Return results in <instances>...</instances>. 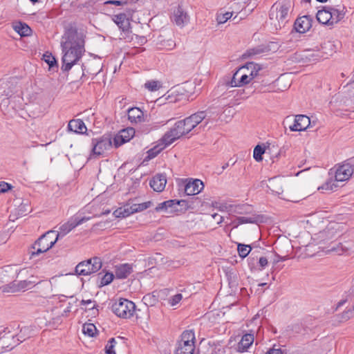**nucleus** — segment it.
<instances>
[{
	"label": "nucleus",
	"instance_id": "obj_18",
	"mask_svg": "<svg viewBox=\"0 0 354 354\" xmlns=\"http://www.w3.org/2000/svg\"><path fill=\"white\" fill-rule=\"evenodd\" d=\"M329 12L331 16V21L333 26L337 24L344 18L346 14V8L343 5H337L336 6H328Z\"/></svg>",
	"mask_w": 354,
	"mask_h": 354
},
{
	"label": "nucleus",
	"instance_id": "obj_51",
	"mask_svg": "<svg viewBox=\"0 0 354 354\" xmlns=\"http://www.w3.org/2000/svg\"><path fill=\"white\" fill-rule=\"evenodd\" d=\"M34 281H28V280H24L20 281L18 283H16L17 288H19V291L24 289H28L30 286L34 283Z\"/></svg>",
	"mask_w": 354,
	"mask_h": 354
},
{
	"label": "nucleus",
	"instance_id": "obj_54",
	"mask_svg": "<svg viewBox=\"0 0 354 354\" xmlns=\"http://www.w3.org/2000/svg\"><path fill=\"white\" fill-rule=\"evenodd\" d=\"M12 189V185L4 181L0 182V193H5Z\"/></svg>",
	"mask_w": 354,
	"mask_h": 354
},
{
	"label": "nucleus",
	"instance_id": "obj_4",
	"mask_svg": "<svg viewBox=\"0 0 354 354\" xmlns=\"http://www.w3.org/2000/svg\"><path fill=\"white\" fill-rule=\"evenodd\" d=\"M55 234V232L53 230L48 231L42 234L32 245V249L33 250L29 252L30 258L50 250L60 238V234H57L55 239H53Z\"/></svg>",
	"mask_w": 354,
	"mask_h": 354
},
{
	"label": "nucleus",
	"instance_id": "obj_19",
	"mask_svg": "<svg viewBox=\"0 0 354 354\" xmlns=\"http://www.w3.org/2000/svg\"><path fill=\"white\" fill-rule=\"evenodd\" d=\"M167 183L165 174H158L153 177L149 182L150 187L156 192H160L164 190Z\"/></svg>",
	"mask_w": 354,
	"mask_h": 354
},
{
	"label": "nucleus",
	"instance_id": "obj_34",
	"mask_svg": "<svg viewBox=\"0 0 354 354\" xmlns=\"http://www.w3.org/2000/svg\"><path fill=\"white\" fill-rule=\"evenodd\" d=\"M195 349V345H188L184 346V345L178 344L174 354H194Z\"/></svg>",
	"mask_w": 354,
	"mask_h": 354
},
{
	"label": "nucleus",
	"instance_id": "obj_42",
	"mask_svg": "<svg viewBox=\"0 0 354 354\" xmlns=\"http://www.w3.org/2000/svg\"><path fill=\"white\" fill-rule=\"evenodd\" d=\"M17 291H19V288H17L15 281L0 287V292H16Z\"/></svg>",
	"mask_w": 354,
	"mask_h": 354
},
{
	"label": "nucleus",
	"instance_id": "obj_6",
	"mask_svg": "<svg viewBox=\"0 0 354 354\" xmlns=\"http://www.w3.org/2000/svg\"><path fill=\"white\" fill-rule=\"evenodd\" d=\"M135 309V304L124 298L116 299L111 306L113 313L118 317L124 319L132 317Z\"/></svg>",
	"mask_w": 354,
	"mask_h": 354
},
{
	"label": "nucleus",
	"instance_id": "obj_48",
	"mask_svg": "<svg viewBox=\"0 0 354 354\" xmlns=\"http://www.w3.org/2000/svg\"><path fill=\"white\" fill-rule=\"evenodd\" d=\"M268 265V259L266 257H258L257 271H261Z\"/></svg>",
	"mask_w": 354,
	"mask_h": 354
},
{
	"label": "nucleus",
	"instance_id": "obj_12",
	"mask_svg": "<svg viewBox=\"0 0 354 354\" xmlns=\"http://www.w3.org/2000/svg\"><path fill=\"white\" fill-rule=\"evenodd\" d=\"M90 219L89 217L79 218L77 216L71 218L67 223L62 225L59 227V232L57 234H60V238L64 236L66 234L71 232L76 226L87 221Z\"/></svg>",
	"mask_w": 354,
	"mask_h": 354
},
{
	"label": "nucleus",
	"instance_id": "obj_25",
	"mask_svg": "<svg viewBox=\"0 0 354 354\" xmlns=\"http://www.w3.org/2000/svg\"><path fill=\"white\" fill-rule=\"evenodd\" d=\"M316 17L319 23L324 25L333 26L331 16L328 6H325L322 10H319Z\"/></svg>",
	"mask_w": 354,
	"mask_h": 354
},
{
	"label": "nucleus",
	"instance_id": "obj_55",
	"mask_svg": "<svg viewBox=\"0 0 354 354\" xmlns=\"http://www.w3.org/2000/svg\"><path fill=\"white\" fill-rule=\"evenodd\" d=\"M182 298L183 296L181 294H176L169 299V304L171 306H175L180 301Z\"/></svg>",
	"mask_w": 354,
	"mask_h": 354
},
{
	"label": "nucleus",
	"instance_id": "obj_3",
	"mask_svg": "<svg viewBox=\"0 0 354 354\" xmlns=\"http://www.w3.org/2000/svg\"><path fill=\"white\" fill-rule=\"evenodd\" d=\"M268 189L272 194L277 195L280 198L295 202V197L291 194V189L287 180L283 178L274 177L268 180Z\"/></svg>",
	"mask_w": 354,
	"mask_h": 354
},
{
	"label": "nucleus",
	"instance_id": "obj_39",
	"mask_svg": "<svg viewBox=\"0 0 354 354\" xmlns=\"http://www.w3.org/2000/svg\"><path fill=\"white\" fill-rule=\"evenodd\" d=\"M248 263L251 272H254L257 271L258 257L254 255V252H252L248 258Z\"/></svg>",
	"mask_w": 354,
	"mask_h": 354
},
{
	"label": "nucleus",
	"instance_id": "obj_40",
	"mask_svg": "<svg viewBox=\"0 0 354 354\" xmlns=\"http://www.w3.org/2000/svg\"><path fill=\"white\" fill-rule=\"evenodd\" d=\"M153 205L151 201H147L140 204H133V212L134 213L140 212L147 209Z\"/></svg>",
	"mask_w": 354,
	"mask_h": 354
},
{
	"label": "nucleus",
	"instance_id": "obj_7",
	"mask_svg": "<svg viewBox=\"0 0 354 354\" xmlns=\"http://www.w3.org/2000/svg\"><path fill=\"white\" fill-rule=\"evenodd\" d=\"M101 259L97 257L80 262L75 267V272L77 275L87 276L97 272L102 268Z\"/></svg>",
	"mask_w": 354,
	"mask_h": 354
},
{
	"label": "nucleus",
	"instance_id": "obj_44",
	"mask_svg": "<svg viewBox=\"0 0 354 354\" xmlns=\"http://www.w3.org/2000/svg\"><path fill=\"white\" fill-rule=\"evenodd\" d=\"M114 278L113 273L106 272L104 275L100 277V287L107 286L111 283Z\"/></svg>",
	"mask_w": 354,
	"mask_h": 354
},
{
	"label": "nucleus",
	"instance_id": "obj_63",
	"mask_svg": "<svg viewBox=\"0 0 354 354\" xmlns=\"http://www.w3.org/2000/svg\"><path fill=\"white\" fill-rule=\"evenodd\" d=\"M91 303H93V301L91 299H88V300L82 299L80 301V305L81 306H86V305L91 304Z\"/></svg>",
	"mask_w": 354,
	"mask_h": 354
},
{
	"label": "nucleus",
	"instance_id": "obj_58",
	"mask_svg": "<svg viewBox=\"0 0 354 354\" xmlns=\"http://www.w3.org/2000/svg\"><path fill=\"white\" fill-rule=\"evenodd\" d=\"M270 154L271 155V158L272 159V161L274 162V158H278V157L281 154V152H280V150H278V148L274 146V148L273 151Z\"/></svg>",
	"mask_w": 354,
	"mask_h": 354
},
{
	"label": "nucleus",
	"instance_id": "obj_15",
	"mask_svg": "<svg viewBox=\"0 0 354 354\" xmlns=\"http://www.w3.org/2000/svg\"><path fill=\"white\" fill-rule=\"evenodd\" d=\"M353 174V169L345 162L339 166L335 174V178L337 182H344L348 180Z\"/></svg>",
	"mask_w": 354,
	"mask_h": 354
},
{
	"label": "nucleus",
	"instance_id": "obj_24",
	"mask_svg": "<svg viewBox=\"0 0 354 354\" xmlns=\"http://www.w3.org/2000/svg\"><path fill=\"white\" fill-rule=\"evenodd\" d=\"M254 342V335L252 334L244 335L241 341L238 343L236 350L240 353L248 351V348Z\"/></svg>",
	"mask_w": 354,
	"mask_h": 354
},
{
	"label": "nucleus",
	"instance_id": "obj_27",
	"mask_svg": "<svg viewBox=\"0 0 354 354\" xmlns=\"http://www.w3.org/2000/svg\"><path fill=\"white\" fill-rule=\"evenodd\" d=\"M143 112L137 107L130 108L128 110V118L132 123H138L143 120Z\"/></svg>",
	"mask_w": 354,
	"mask_h": 354
},
{
	"label": "nucleus",
	"instance_id": "obj_38",
	"mask_svg": "<svg viewBox=\"0 0 354 354\" xmlns=\"http://www.w3.org/2000/svg\"><path fill=\"white\" fill-rule=\"evenodd\" d=\"M237 250L239 255L241 258H245L250 254L252 250V247L250 245L239 243L237 245Z\"/></svg>",
	"mask_w": 354,
	"mask_h": 354
},
{
	"label": "nucleus",
	"instance_id": "obj_59",
	"mask_svg": "<svg viewBox=\"0 0 354 354\" xmlns=\"http://www.w3.org/2000/svg\"><path fill=\"white\" fill-rule=\"evenodd\" d=\"M287 259H288V256L281 257L279 254H277L276 258L272 261V263H273V265H275L277 263H279L280 261H284Z\"/></svg>",
	"mask_w": 354,
	"mask_h": 354
},
{
	"label": "nucleus",
	"instance_id": "obj_29",
	"mask_svg": "<svg viewBox=\"0 0 354 354\" xmlns=\"http://www.w3.org/2000/svg\"><path fill=\"white\" fill-rule=\"evenodd\" d=\"M195 335L192 330H185L181 335V340L178 344L185 346L194 345Z\"/></svg>",
	"mask_w": 354,
	"mask_h": 354
},
{
	"label": "nucleus",
	"instance_id": "obj_10",
	"mask_svg": "<svg viewBox=\"0 0 354 354\" xmlns=\"http://www.w3.org/2000/svg\"><path fill=\"white\" fill-rule=\"evenodd\" d=\"M112 20L117 24L122 31L121 39H124L127 41H130L133 39L131 30V23L126 14L120 13L115 15L113 16Z\"/></svg>",
	"mask_w": 354,
	"mask_h": 354
},
{
	"label": "nucleus",
	"instance_id": "obj_30",
	"mask_svg": "<svg viewBox=\"0 0 354 354\" xmlns=\"http://www.w3.org/2000/svg\"><path fill=\"white\" fill-rule=\"evenodd\" d=\"M134 214L133 212L132 205H126L123 207H119L113 212V215L116 218H125L131 214Z\"/></svg>",
	"mask_w": 354,
	"mask_h": 354
},
{
	"label": "nucleus",
	"instance_id": "obj_53",
	"mask_svg": "<svg viewBox=\"0 0 354 354\" xmlns=\"http://www.w3.org/2000/svg\"><path fill=\"white\" fill-rule=\"evenodd\" d=\"M145 87L147 89L159 88L160 87H161V84L160 82L156 80H150L145 84Z\"/></svg>",
	"mask_w": 354,
	"mask_h": 354
},
{
	"label": "nucleus",
	"instance_id": "obj_60",
	"mask_svg": "<svg viewBox=\"0 0 354 354\" xmlns=\"http://www.w3.org/2000/svg\"><path fill=\"white\" fill-rule=\"evenodd\" d=\"M212 216L214 219H215L217 223L219 224L223 222V216H220L219 214L215 213V214H213L212 215Z\"/></svg>",
	"mask_w": 354,
	"mask_h": 354
},
{
	"label": "nucleus",
	"instance_id": "obj_32",
	"mask_svg": "<svg viewBox=\"0 0 354 354\" xmlns=\"http://www.w3.org/2000/svg\"><path fill=\"white\" fill-rule=\"evenodd\" d=\"M174 90H168L162 97L158 98L156 102H158L160 104L164 103V100L167 101L169 103L176 102L178 99L177 95H174Z\"/></svg>",
	"mask_w": 354,
	"mask_h": 354
},
{
	"label": "nucleus",
	"instance_id": "obj_43",
	"mask_svg": "<svg viewBox=\"0 0 354 354\" xmlns=\"http://www.w3.org/2000/svg\"><path fill=\"white\" fill-rule=\"evenodd\" d=\"M43 60L48 65L49 68H53L57 65V61L51 53L46 52L43 55Z\"/></svg>",
	"mask_w": 354,
	"mask_h": 354
},
{
	"label": "nucleus",
	"instance_id": "obj_20",
	"mask_svg": "<svg viewBox=\"0 0 354 354\" xmlns=\"http://www.w3.org/2000/svg\"><path fill=\"white\" fill-rule=\"evenodd\" d=\"M133 272V266L129 263H122L115 267V274L120 279H126Z\"/></svg>",
	"mask_w": 354,
	"mask_h": 354
},
{
	"label": "nucleus",
	"instance_id": "obj_11",
	"mask_svg": "<svg viewBox=\"0 0 354 354\" xmlns=\"http://www.w3.org/2000/svg\"><path fill=\"white\" fill-rule=\"evenodd\" d=\"M324 53L318 46L312 48L304 50L301 55V59L304 63H315L324 58Z\"/></svg>",
	"mask_w": 354,
	"mask_h": 354
},
{
	"label": "nucleus",
	"instance_id": "obj_41",
	"mask_svg": "<svg viewBox=\"0 0 354 354\" xmlns=\"http://www.w3.org/2000/svg\"><path fill=\"white\" fill-rule=\"evenodd\" d=\"M96 330V327L93 324H84L82 326L83 333L89 337H94Z\"/></svg>",
	"mask_w": 354,
	"mask_h": 354
},
{
	"label": "nucleus",
	"instance_id": "obj_56",
	"mask_svg": "<svg viewBox=\"0 0 354 354\" xmlns=\"http://www.w3.org/2000/svg\"><path fill=\"white\" fill-rule=\"evenodd\" d=\"M143 300L146 304L149 303L151 306L154 305V303L156 301V299L153 296H151L149 295H145L143 297Z\"/></svg>",
	"mask_w": 354,
	"mask_h": 354
},
{
	"label": "nucleus",
	"instance_id": "obj_21",
	"mask_svg": "<svg viewBox=\"0 0 354 354\" xmlns=\"http://www.w3.org/2000/svg\"><path fill=\"white\" fill-rule=\"evenodd\" d=\"M189 16L180 7L174 11L173 21L177 26H183L189 22Z\"/></svg>",
	"mask_w": 354,
	"mask_h": 354
},
{
	"label": "nucleus",
	"instance_id": "obj_37",
	"mask_svg": "<svg viewBox=\"0 0 354 354\" xmlns=\"http://www.w3.org/2000/svg\"><path fill=\"white\" fill-rule=\"evenodd\" d=\"M163 143L164 146L156 145L154 147L150 149L147 151V156L146 158L150 160L157 156L160 153V151H162L167 146L165 145V142Z\"/></svg>",
	"mask_w": 354,
	"mask_h": 354
},
{
	"label": "nucleus",
	"instance_id": "obj_35",
	"mask_svg": "<svg viewBox=\"0 0 354 354\" xmlns=\"http://www.w3.org/2000/svg\"><path fill=\"white\" fill-rule=\"evenodd\" d=\"M338 182L335 179L330 178L328 179L324 184L318 187L319 190H326V191H333L337 187H339L337 184Z\"/></svg>",
	"mask_w": 354,
	"mask_h": 354
},
{
	"label": "nucleus",
	"instance_id": "obj_1",
	"mask_svg": "<svg viewBox=\"0 0 354 354\" xmlns=\"http://www.w3.org/2000/svg\"><path fill=\"white\" fill-rule=\"evenodd\" d=\"M61 46L64 53L62 69L68 71L82 57L84 41L77 31L69 30L62 37Z\"/></svg>",
	"mask_w": 354,
	"mask_h": 354
},
{
	"label": "nucleus",
	"instance_id": "obj_46",
	"mask_svg": "<svg viewBox=\"0 0 354 354\" xmlns=\"http://www.w3.org/2000/svg\"><path fill=\"white\" fill-rule=\"evenodd\" d=\"M233 15L232 12H226L225 13H219L217 15L216 21L218 24H224L230 19Z\"/></svg>",
	"mask_w": 354,
	"mask_h": 354
},
{
	"label": "nucleus",
	"instance_id": "obj_49",
	"mask_svg": "<svg viewBox=\"0 0 354 354\" xmlns=\"http://www.w3.org/2000/svg\"><path fill=\"white\" fill-rule=\"evenodd\" d=\"M354 316V306L340 315V319L342 321H347Z\"/></svg>",
	"mask_w": 354,
	"mask_h": 354
},
{
	"label": "nucleus",
	"instance_id": "obj_8",
	"mask_svg": "<svg viewBox=\"0 0 354 354\" xmlns=\"http://www.w3.org/2000/svg\"><path fill=\"white\" fill-rule=\"evenodd\" d=\"M91 154L95 156H102L106 151L111 149L113 143L110 134H104L102 136L92 137L91 138Z\"/></svg>",
	"mask_w": 354,
	"mask_h": 354
},
{
	"label": "nucleus",
	"instance_id": "obj_23",
	"mask_svg": "<svg viewBox=\"0 0 354 354\" xmlns=\"http://www.w3.org/2000/svg\"><path fill=\"white\" fill-rule=\"evenodd\" d=\"M245 90H230L225 93L226 97H230L231 100L229 102H227L225 105L234 106L236 104H239L238 101L239 99H243L247 97L245 96Z\"/></svg>",
	"mask_w": 354,
	"mask_h": 354
},
{
	"label": "nucleus",
	"instance_id": "obj_28",
	"mask_svg": "<svg viewBox=\"0 0 354 354\" xmlns=\"http://www.w3.org/2000/svg\"><path fill=\"white\" fill-rule=\"evenodd\" d=\"M12 28L22 37L29 36L32 32L30 28L26 24L21 21L13 23Z\"/></svg>",
	"mask_w": 354,
	"mask_h": 354
},
{
	"label": "nucleus",
	"instance_id": "obj_50",
	"mask_svg": "<svg viewBox=\"0 0 354 354\" xmlns=\"http://www.w3.org/2000/svg\"><path fill=\"white\" fill-rule=\"evenodd\" d=\"M116 343L115 338L112 337L109 340L108 345L106 346V354H115L114 351V346Z\"/></svg>",
	"mask_w": 354,
	"mask_h": 354
},
{
	"label": "nucleus",
	"instance_id": "obj_26",
	"mask_svg": "<svg viewBox=\"0 0 354 354\" xmlns=\"http://www.w3.org/2000/svg\"><path fill=\"white\" fill-rule=\"evenodd\" d=\"M262 217L260 215H253L252 216H239L234 221V227H237L239 225L245 223H257L261 222Z\"/></svg>",
	"mask_w": 354,
	"mask_h": 354
},
{
	"label": "nucleus",
	"instance_id": "obj_36",
	"mask_svg": "<svg viewBox=\"0 0 354 354\" xmlns=\"http://www.w3.org/2000/svg\"><path fill=\"white\" fill-rule=\"evenodd\" d=\"M175 204L176 205V209H174L175 213H183L189 208L188 202L185 200H177L175 199Z\"/></svg>",
	"mask_w": 354,
	"mask_h": 354
},
{
	"label": "nucleus",
	"instance_id": "obj_47",
	"mask_svg": "<svg viewBox=\"0 0 354 354\" xmlns=\"http://www.w3.org/2000/svg\"><path fill=\"white\" fill-rule=\"evenodd\" d=\"M127 142L125 140V138L121 135V133L119 132L118 134L115 136L113 138V145L115 148H118L122 145L123 144Z\"/></svg>",
	"mask_w": 354,
	"mask_h": 354
},
{
	"label": "nucleus",
	"instance_id": "obj_52",
	"mask_svg": "<svg viewBox=\"0 0 354 354\" xmlns=\"http://www.w3.org/2000/svg\"><path fill=\"white\" fill-rule=\"evenodd\" d=\"M181 120L183 122V124H185V128L189 133L196 127L195 124H194L192 120H190L189 117H187L184 120Z\"/></svg>",
	"mask_w": 354,
	"mask_h": 354
},
{
	"label": "nucleus",
	"instance_id": "obj_62",
	"mask_svg": "<svg viewBox=\"0 0 354 354\" xmlns=\"http://www.w3.org/2000/svg\"><path fill=\"white\" fill-rule=\"evenodd\" d=\"M345 162L348 164V166H351V169H353V171H354V157L346 160Z\"/></svg>",
	"mask_w": 354,
	"mask_h": 354
},
{
	"label": "nucleus",
	"instance_id": "obj_33",
	"mask_svg": "<svg viewBox=\"0 0 354 354\" xmlns=\"http://www.w3.org/2000/svg\"><path fill=\"white\" fill-rule=\"evenodd\" d=\"M207 116V111H198L190 116V120H192L195 126L196 127L198 124H200L203 120H205Z\"/></svg>",
	"mask_w": 354,
	"mask_h": 354
},
{
	"label": "nucleus",
	"instance_id": "obj_45",
	"mask_svg": "<svg viewBox=\"0 0 354 354\" xmlns=\"http://www.w3.org/2000/svg\"><path fill=\"white\" fill-rule=\"evenodd\" d=\"M121 135L125 138L127 142H129L135 135V130L132 127L124 129L119 131Z\"/></svg>",
	"mask_w": 354,
	"mask_h": 354
},
{
	"label": "nucleus",
	"instance_id": "obj_13",
	"mask_svg": "<svg viewBox=\"0 0 354 354\" xmlns=\"http://www.w3.org/2000/svg\"><path fill=\"white\" fill-rule=\"evenodd\" d=\"M68 128L70 131L77 133H86L88 136H94L95 135L92 130L87 131L84 122L80 119L71 120L68 122Z\"/></svg>",
	"mask_w": 354,
	"mask_h": 354
},
{
	"label": "nucleus",
	"instance_id": "obj_16",
	"mask_svg": "<svg viewBox=\"0 0 354 354\" xmlns=\"http://www.w3.org/2000/svg\"><path fill=\"white\" fill-rule=\"evenodd\" d=\"M310 124V118L305 115H297L295 119V123L290 126L292 131H301L306 130Z\"/></svg>",
	"mask_w": 354,
	"mask_h": 354
},
{
	"label": "nucleus",
	"instance_id": "obj_14",
	"mask_svg": "<svg viewBox=\"0 0 354 354\" xmlns=\"http://www.w3.org/2000/svg\"><path fill=\"white\" fill-rule=\"evenodd\" d=\"M312 18L310 16L304 15L298 17L294 24V29L299 33H305L312 27Z\"/></svg>",
	"mask_w": 354,
	"mask_h": 354
},
{
	"label": "nucleus",
	"instance_id": "obj_17",
	"mask_svg": "<svg viewBox=\"0 0 354 354\" xmlns=\"http://www.w3.org/2000/svg\"><path fill=\"white\" fill-rule=\"evenodd\" d=\"M204 188L203 183L198 179L189 180L185 185V193L188 196L196 195Z\"/></svg>",
	"mask_w": 354,
	"mask_h": 354
},
{
	"label": "nucleus",
	"instance_id": "obj_61",
	"mask_svg": "<svg viewBox=\"0 0 354 354\" xmlns=\"http://www.w3.org/2000/svg\"><path fill=\"white\" fill-rule=\"evenodd\" d=\"M106 3H107V4H112V5H115V6H122L124 3L121 1L110 0V1H106Z\"/></svg>",
	"mask_w": 354,
	"mask_h": 354
},
{
	"label": "nucleus",
	"instance_id": "obj_2",
	"mask_svg": "<svg viewBox=\"0 0 354 354\" xmlns=\"http://www.w3.org/2000/svg\"><path fill=\"white\" fill-rule=\"evenodd\" d=\"M261 67L254 62H248L240 67L233 75L230 82L232 87H242L251 82L258 75Z\"/></svg>",
	"mask_w": 354,
	"mask_h": 354
},
{
	"label": "nucleus",
	"instance_id": "obj_31",
	"mask_svg": "<svg viewBox=\"0 0 354 354\" xmlns=\"http://www.w3.org/2000/svg\"><path fill=\"white\" fill-rule=\"evenodd\" d=\"M170 209V212L171 213H175L173 210L174 209H176V205L175 204V199L169 200L164 201L162 203H159L155 208L156 212H160L162 210H167Z\"/></svg>",
	"mask_w": 354,
	"mask_h": 354
},
{
	"label": "nucleus",
	"instance_id": "obj_9",
	"mask_svg": "<svg viewBox=\"0 0 354 354\" xmlns=\"http://www.w3.org/2000/svg\"><path fill=\"white\" fill-rule=\"evenodd\" d=\"M188 133L185 124H183L182 120H179L175 123L173 128L164 135L162 141L165 143V145H169L175 140Z\"/></svg>",
	"mask_w": 354,
	"mask_h": 354
},
{
	"label": "nucleus",
	"instance_id": "obj_57",
	"mask_svg": "<svg viewBox=\"0 0 354 354\" xmlns=\"http://www.w3.org/2000/svg\"><path fill=\"white\" fill-rule=\"evenodd\" d=\"M266 354H287L281 348H270Z\"/></svg>",
	"mask_w": 354,
	"mask_h": 354
},
{
	"label": "nucleus",
	"instance_id": "obj_64",
	"mask_svg": "<svg viewBox=\"0 0 354 354\" xmlns=\"http://www.w3.org/2000/svg\"><path fill=\"white\" fill-rule=\"evenodd\" d=\"M4 338L0 339V346L1 348H9V345L6 344V342H4Z\"/></svg>",
	"mask_w": 354,
	"mask_h": 354
},
{
	"label": "nucleus",
	"instance_id": "obj_22",
	"mask_svg": "<svg viewBox=\"0 0 354 354\" xmlns=\"http://www.w3.org/2000/svg\"><path fill=\"white\" fill-rule=\"evenodd\" d=\"M274 148V145H271L269 144L266 147H263L261 145H258L254 147L253 151V157L255 160L257 162H260L263 160V153H271Z\"/></svg>",
	"mask_w": 354,
	"mask_h": 354
},
{
	"label": "nucleus",
	"instance_id": "obj_5",
	"mask_svg": "<svg viewBox=\"0 0 354 354\" xmlns=\"http://www.w3.org/2000/svg\"><path fill=\"white\" fill-rule=\"evenodd\" d=\"M290 8L291 3L290 1H282L277 4L273 5L270 18L272 19L274 17L277 20V24H274L277 28L281 29L288 21Z\"/></svg>",
	"mask_w": 354,
	"mask_h": 354
}]
</instances>
